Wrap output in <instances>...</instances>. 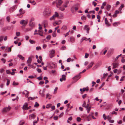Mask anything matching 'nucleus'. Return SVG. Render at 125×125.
Wrapping results in <instances>:
<instances>
[{"instance_id":"obj_1","label":"nucleus","mask_w":125,"mask_h":125,"mask_svg":"<svg viewBox=\"0 0 125 125\" xmlns=\"http://www.w3.org/2000/svg\"><path fill=\"white\" fill-rule=\"evenodd\" d=\"M51 13V10L48 8H46L43 12V14L45 16H49Z\"/></svg>"},{"instance_id":"obj_2","label":"nucleus","mask_w":125,"mask_h":125,"mask_svg":"<svg viewBox=\"0 0 125 125\" xmlns=\"http://www.w3.org/2000/svg\"><path fill=\"white\" fill-rule=\"evenodd\" d=\"M59 16V14L57 12H55V14L51 17L50 18V20L51 21L53 20H54L55 19V18L56 17H58Z\"/></svg>"},{"instance_id":"obj_3","label":"nucleus","mask_w":125,"mask_h":125,"mask_svg":"<svg viewBox=\"0 0 125 125\" xmlns=\"http://www.w3.org/2000/svg\"><path fill=\"white\" fill-rule=\"evenodd\" d=\"M11 108L9 106L8 107L5 108L2 110V112L4 113L7 112L10 110Z\"/></svg>"},{"instance_id":"obj_4","label":"nucleus","mask_w":125,"mask_h":125,"mask_svg":"<svg viewBox=\"0 0 125 125\" xmlns=\"http://www.w3.org/2000/svg\"><path fill=\"white\" fill-rule=\"evenodd\" d=\"M27 23L28 21L27 20H22L20 21V24L22 25L23 26H26Z\"/></svg>"},{"instance_id":"obj_5","label":"nucleus","mask_w":125,"mask_h":125,"mask_svg":"<svg viewBox=\"0 0 125 125\" xmlns=\"http://www.w3.org/2000/svg\"><path fill=\"white\" fill-rule=\"evenodd\" d=\"M20 14H18L17 16H19L24 14L25 12V11L23 10L22 8L21 9L19 10Z\"/></svg>"},{"instance_id":"obj_6","label":"nucleus","mask_w":125,"mask_h":125,"mask_svg":"<svg viewBox=\"0 0 125 125\" xmlns=\"http://www.w3.org/2000/svg\"><path fill=\"white\" fill-rule=\"evenodd\" d=\"M94 114V113H90L88 116L87 117V119L88 121H89L91 119V118L92 117V115Z\"/></svg>"},{"instance_id":"obj_7","label":"nucleus","mask_w":125,"mask_h":125,"mask_svg":"<svg viewBox=\"0 0 125 125\" xmlns=\"http://www.w3.org/2000/svg\"><path fill=\"white\" fill-rule=\"evenodd\" d=\"M28 104L26 103H25L23 105L22 108L23 110H27L28 109Z\"/></svg>"},{"instance_id":"obj_8","label":"nucleus","mask_w":125,"mask_h":125,"mask_svg":"<svg viewBox=\"0 0 125 125\" xmlns=\"http://www.w3.org/2000/svg\"><path fill=\"white\" fill-rule=\"evenodd\" d=\"M85 30H86L88 34L89 33V31L90 30V28L89 27V26L88 25H86L85 26L84 28Z\"/></svg>"},{"instance_id":"obj_9","label":"nucleus","mask_w":125,"mask_h":125,"mask_svg":"<svg viewBox=\"0 0 125 125\" xmlns=\"http://www.w3.org/2000/svg\"><path fill=\"white\" fill-rule=\"evenodd\" d=\"M36 117V115L33 114L30 115H29V119H34Z\"/></svg>"},{"instance_id":"obj_10","label":"nucleus","mask_w":125,"mask_h":125,"mask_svg":"<svg viewBox=\"0 0 125 125\" xmlns=\"http://www.w3.org/2000/svg\"><path fill=\"white\" fill-rule=\"evenodd\" d=\"M66 76L65 75H62V78L60 79V81L62 82L63 81H65L66 80Z\"/></svg>"},{"instance_id":"obj_11","label":"nucleus","mask_w":125,"mask_h":125,"mask_svg":"<svg viewBox=\"0 0 125 125\" xmlns=\"http://www.w3.org/2000/svg\"><path fill=\"white\" fill-rule=\"evenodd\" d=\"M94 64V62H91L89 64V65L87 67V69L88 70L91 68L92 65H93Z\"/></svg>"},{"instance_id":"obj_12","label":"nucleus","mask_w":125,"mask_h":125,"mask_svg":"<svg viewBox=\"0 0 125 125\" xmlns=\"http://www.w3.org/2000/svg\"><path fill=\"white\" fill-rule=\"evenodd\" d=\"M86 71V70L85 69H84L82 72H81L80 73H79V75H77L76 76H75L73 78V79H75L76 78H77L78 77H79V75L80 74L82 73H83L85 71Z\"/></svg>"},{"instance_id":"obj_13","label":"nucleus","mask_w":125,"mask_h":125,"mask_svg":"<svg viewBox=\"0 0 125 125\" xmlns=\"http://www.w3.org/2000/svg\"><path fill=\"white\" fill-rule=\"evenodd\" d=\"M104 21L105 24L108 26H109L110 25V24L109 22L107 20V19L106 18H105L104 19Z\"/></svg>"},{"instance_id":"obj_14","label":"nucleus","mask_w":125,"mask_h":125,"mask_svg":"<svg viewBox=\"0 0 125 125\" xmlns=\"http://www.w3.org/2000/svg\"><path fill=\"white\" fill-rule=\"evenodd\" d=\"M113 69L117 67L118 66V63H113L112 64Z\"/></svg>"},{"instance_id":"obj_15","label":"nucleus","mask_w":125,"mask_h":125,"mask_svg":"<svg viewBox=\"0 0 125 125\" xmlns=\"http://www.w3.org/2000/svg\"><path fill=\"white\" fill-rule=\"evenodd\" d=\"M75 40L74 38L73 37H71L70 38V41L71 42H73Z\"/></svg>"},{"instance_id":"obj_16","label":"nucleus","mask_w":125,"mask_h":125,"mask_svg":"<svg viewBox=\"0 0 125 125\" xmlns=\"http://www.w3.org/2000/svg\"><path fill=\"white\" fill-rule=\"evenodd\" d=\"M120 24V23L119 22H115L113 24V25L115 27H116L118 26V24Z\"/></svg>"},{"instance_id":"obj_17","label":"nucleus","mask_w":125,"mask_h":125,"mask_svg":"<svg viewBox=\"0 0 125 125\" xmlns=\"http://www.w3.org/2000/svg\"><path fill=\"white\" fill-rule=\"evenodd\" d=\"M111 8V6L109 5H107L106 6V9L108 11L110 10V9Z\"/></svg>"},{"instance_id":"obj_18","label":"nucleus","mask_w":125,"mask_h":125,"mask_svg":"<svg viewBox=\"0 0 125 125\" xmlns=\"http://www.w3.org/2000/svg\"><path fill=\"white\" fill-rule=\"evenodd\" d=\"M62 2L61 0H58V2H57V4L59 5H60L62 3Z\"/></svg>"},{"instance_id":"obj_19","label":"nucleus","mask_w":125,"mask_h":125,"mask_svg":"<svg viewBox=\"0 0 125 125\" xmlns=\"http://www.w3.org/2000/svg\"><path fill=\"white\" fill-rule=\"evenodd\" d=\"M32 61V59L31 58L29 57L28 58V60H27V63H31V62Z\"/></svg>"},{"instance_id":"obj_20","label":"nucleus","mask_w":125,"mask_h":125,"mask_svg":"<svg viewBox=\"0 0 125 125\" xmlns=\"http://www.w3.org/2000/svg\"><path fill=\"white\" fill-rule=\"evenodd\" d=\"M107 48H105L101 51V52H102L103 51H104L105 50V51H104V52H103V54H104V55H105V54L106 52H107Z\"/></svg>"},{"instance_id":"obj_21","label":"nucleus","mask_w":125,"mask_h":125,"mask_svg":"<svg viewBox=\"0 0 125 125\" xmlns=\"http://www.w3.org/2000/svg\"><path fill=\"white\" fill-rule=\"evenodd\" d=\"M86 17L85 16H84L83 15V16H82L81 17V19L83 21L85 20L86 19Z\"/></svg>"},{"instance_id":"obj_22","label":"nucleus","mask_w":125,"mask_h":125,"mask_svg":"<svg viewBox=\"0 0 125 125\" xmlns=\"http://www.w3.org/2000/svg\"><path fill=\"white\" fill-rule=\"evenodd\" d=\"M89 90L88 88L87 87L86 88H84L83 89V92H84L85 91H88Z\"/></svg>"},{"instance_id":"obj_23","label":"nucleus","mask_w":125,"mask_h":125,"mask_svg":"<svg viewBox=\"0 0 125 125\" xmlns=\"http://www.w3.org/2000/svg\"><path fill=\"white\" fill-rule=\"evenodd\" d=\"M67 29V26L65 25H63L61 28V29L64 30H66Z\"/></svg>"},{"instance_id":"obj_24","label":"nucleus","mask_w":125,"mask_h":125,"mask_svg":"<svg viewBox=\"0 0 125 125\" xmlns=\"http://www.w3.org/2000/svg\"><path fill=\"white\" fill-rule=\"evenodd\" d=\"M15 7L14 6H13V7L12 8H11L10 9V12H12L14 10V8Z\"/></svg>"},{"instance_id":"obj_25","label":"nucleus","mask_w":125,"mask_h":125,"mask_svg":"<svg viewBox=\"0 0 125 125\" xmlns=\"http://www.w3.org/2000/svg\"><path fill=\"white\" fill-rule=\"evenodd\" d=\"M39 106V104L36 102H35L34 107H38Z\"/></svg>"},{"instance_id":"obj_26","label":"nucleus","mask_w":125,"mask_h":125,"mask_svg":"<svg viewBox=\"0 0 125 125\" xmlns=\"http://www.w3.org/2000/svg\"><path fill=\"white\" fill-rule=\"evenodd\" d=\"M60 49L61 50H64L66 49V47L65 46H63L61 47Z\"/></svg>"},{"instance_id":"obj_27","label":"nucleus","mask_w":125,"mask_h":125,"mask_svg":"<svg viewBox=\"0 0 125 125\" xmlns=\"http://www.w3.org/2000/svg\"><path fill=\"white\" fill-rule=\"evenodd\" d=\"M19 84V83H16L15 81H14L12 85L13 86L17 85Z\"/></svg>"},{"instance_id":"obj_28","label":"nucleus","mask_w":125,"mask_h":125,"mask_svg":"<svg viewBox=\"0 0 125 125\" xmlns=\"http://www.w3.org/2000/svg\"><path fill=\"white\" fill-rule=\"evenodd\" d=\"M30 25L32 26H34V23L32 22H30L29 23Z\"/></svg>"},{"instance_id":"obj_29","label":"nucleus","mask_w":125,"mask_h":125,"mask_svg":"<svg viewBox=\"0 0 125 125\" xmlns=\"http://www.w3.org/2000/svg\"><path fill=\"white\" fill-rule=\"evenodd\" d=\"M124 5L122 4L120 6V7L119 8V10L120 11H121V10H122V8L124 7Z\"/></svg>"},{"instance_id":"obj_30","label":"nucleus","mask_w":125,"mask_h":125,"mask_svg":"<svg viewBox=\"0 0 125 125\" xmlns=\"http://www.w3.org/2000/svg\"><path fill=\"white\" fill-rule=\"evenodd\" d=\"M18 57L20 59H21V60H23L24 59V57L21 55H18Z\"/></svg>"},{"instance_id":"obj_31","label":"nucleus","mask_w":125,"mask_h":125,"mask_svg":"<svg viewBox=\"0 0 125 125\" xmlns=\"http://www.w3.org/2000/svg\"><path fill=\"white\" fill-rule=\"evenodd\" d=\"M10 17L9 16H7L6 18L7 21L9 22H10Z\"/></svg>"},{"instance_id":"obj_32","label":"nucleus","mask_w":125,"mask_h":125,"mask_svg":"<svg viewBox=\"0 0 125 125\" xmlns=\"http://www.w3.org/2000/svg\"><path fill=\"white\" fill-rule=\"evenodd\" d=\"M58 116H55L53 117V119L54 120H56L58 119Z\"/></svg>"},{"instance_id":"obj_33","label":"nucleus","mask_w":125,"mask_h":125,"mask_svg":"<svg viewBox=\"0 0 125 125\" xmlns=\"http://www.w3.org/2000/svg\"><path fill=\"white\" fill-rule=\"evenodd\" d=\"M56 36V31H54L52 33V36L53 37H55Z\"/></svg>"},{"instance_id":"obj_34","label":"nucleus","mask_w":125,"mask_h":125,"mask_svg":"<svg viewBox=\"0 0 125 125\" xmlns=\"http://www.w3.org/2000/svg\"><path fill=\"white\" fill-rule=\"evenodd\" d=\"M52 105L51 104H48L46 105V108H49L51 107Z\"/></svg>"},{"instance_id":"obj_35","label":"nucleus","mask_w":125,"mask_h":125,"mask_svg":"<svg viewBox=\"0 0 125 125\" xmlns=\"http://www.w3.org/2000/svg\"><path fill=\"white\" fill-rule=\"evenodd\" d=\"M7 82L6 83V85L7 86H8L10 84V81L8 79H7Z\"/></svg>"},{"instance_id":"obj_36","label":"nucleus","mask_w":125,"mask_h":125,"mask_svg":"<svg viewBox=\"0 0 125 125\" xmlns=\"http://www.w3.org/2000/svg\"><path fill=\"white\" fill-rule=\"evenodd\" d=\"M82 38H83V40H85V41H87V40H89V39H90V38H89L87 39V38H86L85 37H84Z\"/></svg>"},{"instance_id":"obj_37","label":"nucleus","mask_w":125,"mask_h":125,"mask_svg":"<svg viewBox=\"0 0 125 125\" xmlns=\"http://www.w3.org/2000/svg\"><path fill=\"white\" fill-rule=\"evenodd\" d=\"M36 49L37 50H41V48L40 46L37 47L36 48Z\"/></svg>"},{"instance_id":"obj_38","label":"nucleus","mask_w":125,"mask_h":125,"mask_svg":"<svg viewBox=\"0 0 125 125\" xmlns=\"http://www.w3.org/2000/svg\"><path fill=\"white\" fill-rule=\"evenodd\" d=\"M76 120L78 122H80L81 120V119L80 117H77L76 118Z\"/></svg>"},{"instance_id":"obj_39","label":"nucleus","mask_w":125,"mask_h":125,"mask_svg":"<svg viewBox=\"0 0 125 125\" xmlns=\"http://www.w3.org/2000/svg\"><path fill=\"white\" fill-rule=\"evenodd\" d=\"M24 121H21L19 125H22L23 124H24Z\"/></svg>"},{"instance_id":"obj_40","label":"nucleus","mask_w":125,"mask_h":125,"mask_svg":"<svg viewBox=\"0 0 125 125\" xmlns=\"http://www.w3.org/2000/svg\"><path fill=\"white\" fill-rule=\"evenodd\" d=\"M91 106H90L89 108H87V112L88 113H89L90 111V110L91 109Z\"/></svg>"},{"instance_id":"obj_41","label":"nucleus","mask_w":125,"mask_h":125,"mask_svg":"<svg viewBox=\"0 0 125 125\" xmlns=\"http://www.w3.org/2000/svg\"><path fill=\"white\" fill-rule=\"evenodd\" d=\"M86 103L85 101H84L83 104L82 106L83 107H85V108L86 107Z\"/></svg>"},{"instance_id":"obj_42","label":"nucleus","mask_w":125,"mask_h":125,"mask_svg":"<svg viewBox=\"0 0 125 125\" xmlns=\"http://www.w3.org/2000/svg\"><path fill=\"white\" fill-rule=\"evenodd\" d=\"M59 23L58 22H55L53 23V25L54 26H56V25H59Z\"/></svg>"},{"instance_id":"obj_43","label":"nucleus","mask_w":125,"mask_h":125,"mask_svg":"<svg viewBox=\"0 0 125 125\" xmlns=\"http://www.w3.org/2000/svg\"><path fill=\"white\" fill-rule=\"evenodd\" d=\"M47 46V45H46L45 44H43V45L42 47L43 49H45L46 48Z\"/></svg>"},{"instance_id":"obj_44","label":"nucleus","mask_w":125,"mask_h":125,"mask_svg":"<svg viewBox=\"0 0 125 125\" xmlns=\"http://www.w3.org/2000/svg\"><path fill=\"white\" fill-rule=\"evenodd\" d=\"M55 51L54 50H52L51 51H50V53L54 54V53H55Z\"/></svg>"},{"instance_id":"obj_45","label":"nucleus","mask_w":125,"mask_h":125,"mask_svg":"<svg viewBox=\"0 0 125 125\" xmlns=\"http://www.w3.org/2000/svg\"><path fill=\"white\" fill-rule=\"evenodd\" d=\"M54 56V54L52 53H50V56L51 58H52Z\"/></svg>"},{"instance_id":"obj_46","label":"nucleus","mask_w":125,"mask_h":125,"mask_svg":"<svg viewBox=\"0 0 125 125\" xmlns=\"http://www.w3.org/2000/svg\"><path fill=\"white\" fill-rule=\"evenodd\" d=\"M20 34V33L19 32H17L16 33V35L17 36H19Z\"/></svg>"},{"instance_id":"obj_47","label":"nucleus","mask_w":125,"mask_h":125,"mask_svg":"<svg viewBox=\"0 0 125 125\" xmlns=\"http://www.w3.org/2000/svg\"><path fill=\"white\" fill-rule=\"evenodd\" d=\"M58 89V88L57 87H56L55 88V89L54 90V94H55L56 93V91Z\"/></svg>"},{"instance_id":"obj_48","label":"nucleus","mask_w":125,"mask_h":125,"mask_svg":"<svg viewBox=\"0 0 125 125\" xmlns=\"http://www.w3.org/2000/svg\"><path fill=\"white\" fill-rule=\"evenodd\" d=\"M51 36L50 35H48L46 39H47L48 40H49L51 38Z\"/></svg>"},{"instance_id":"obj_49","label":"nucleus","mask_w":125,"mask_h":125,"mask_svg":"<svg viewBox=\"0 0 125 125\" xmlns=\"http://www.w3.org/2000/svg\"><path fill=\"white\" fill-rule=\"evenodd\" d=\"M29 42L31 44H32L34 43V41L31 40H29Z\"/></svg>"},{"instance_id":"obj_50","label":"nucleus","mask_w":125,"mask_h":125,"mask_svg":"<svg viewBox=\"0 0 125 125\" xmlns=\"http://www.w3.org/2000/svg\"><path fill=\"white\" fill-rule=\"evenodd\" d=\"M71 60V58H69L67 59V62H70Z\"/></svg>"},{"instance_id":"obj_51","label":"nucleus","mask_w":125,"mask_h":125,"mask_svg":"<svg viewBox=\"0 0 125 125\" xmlns=\"http://www.w3.org/2000/svg\"><path fill=\"white\" fill-rule=\"evenodd\" d=\"M63 114H64V113L63 112H62V113H61L60 114V115H59V117L60 118L61 117H62L63 115Z\"/></svg>"},{"instance_id":"obj_52","label":"nucleus","mask_w":125,"mask_h":125,"mask_svg":"<svg viewBox=\"0 0 125 125\" xmlns=\"http://www.w3.org/2000/svg\"><path fill=\"white\" fill-rule=\"evenodd\" d=\"M39 29L40 30H41L42 29V27L41 26V25L40 24H39Z\"/></svg>"},{"instance_id":"obj_53","label":"nucleus","mask_w":125,"mask_h":125,"mask_svg":"<svg viewBox=\"0 0 125 125\" xmlns=\"http://www.w3.org/2000/svg\"><path fill=\"white\" fill-rule=\"evenodd\" d=\"M121 61L122 62L124 63L125 62V59L123 58H122V59Z\"/></svg>"},{"instance_id":"obj_54","label":"nucleus","mask_w":125,"mask_h":125,"mask_svg":"<svg viewBox=\"0 0 125 125\" xmlns=\"http://www.w3.org/2000/svg\"><path fill=\"white\" fill-rule=\"evenodd\" d=\"M1 61H2V62H3V63H5V61H6V60H5L4 59V58H2L1 59Z\"/></svg>"},{"instance_id":"obj_55","label":"nucleus","mask_w":125,"mask_h":125,"mask_svg":"<svg viewBox=\"0 0 125 125\" xmlns=\"http://www.w3.org/2000/svg\"><path fill=\"white\" fill-rule=\"evenodd\" d=\"M95 11L94 10L93 11H89V13H92L93 14L95 13Z\"/></svg>"},{"instance_id":"obj_56","label":"nucleus","mask_w":125,"mask_h":125,"mask_svg":"<svg viewBox=\"0 0 125 125\" xmlns=\"http://www.w3.org/2000/svg\"><path fill=\"white\" fill-rule=\"evenodd\" d=\"M105 84V83L104 82L102 84L101 86H100V87L99 88V89H101V88H102L104 85Z\"/></svg>"},{"instance_id":"obj_57","label":"nucleus","mask_w":125,"mask_h":125,"mask_svg":"<svg viewBox=\"0 0 125 125\" xmlns=\"http://www.w3.org/2000/svg\"><path fill=\"white\" fill-rule=\"evenodd\" d=\"M93 4L94 7H95L97 5V3L94 1L93 2Z\"/></svg>"},{"instance_id":"obj_58","label":"nucleus","mask_w":125,"mask_h":125,"mask_svg":"<svg viewBox=\"0 0 125 125\" xmlns=\"http://www.w3.org/2000/svg\"><path fill=\"white\" fill-rule=\"evenodd\" d=\"M119 11H118L117 10H116L115 11V13L117 15V14L119 13Z\"/></svg>"},{"instance_id":"obj_59","label":"nucleus","mask_w":125,"mask_h":125,"mask_svg":"<svg viewBox=\"0 0 125 125\" xmlns=\"http://www.w3.org/2000/svg\"><path fill=\"white\" fill-rule=\"evenodd\" d=\"M70 31H69L68 32H67L65 34H64V35H65V37H66V36H67L68 35H69V32Z\"/></svg>"},{"instance_id":"obj_60","label":"nucleus","mask_w":125,"mask_h":125,"mask_svg":"<svg viewBox=\"0 0 125 125\" xmlns=\"http://www.w3.org/2000/svg\"><path fill=\"white\" fill-rule=\"evenodd\" d=\"M87 96V95L86 94H85L82 96V98L83 99H84Z\"/></svg>"},{"instance_id":"obj_61","label":"nucleus","mask_w":125,"mask_h":125,"mask_svg":"<svg viewBox=\"0 0 125 125\" xmlns=\"http://www.w3.org/2000/svg\"><path fill=\"white\" fill-rule=\"evenodd\" d=\"M112 114H115V115H117V113L115 111H113L112 113Z\"/></svg>"},{"instance_id":"obj_62","label":"nucleus","mask_w":125,"mask_h":125,"mask_svg":"<svg viewBox=\"0 0 125 125\" xmlns=\"http://www.w3.org/2000/svg\"><path fill=\"white\" fill-rule=\"evenodd\" d=\"M89 54L87 53H86L85 56V57L86 58H88V57Z\"/></svg>"},{"instance_id":"obj_63","label":"nucleus","mask_w":125,"mask_h":125,"mask_svg":"<svg viewBox=\"0 0 125 125\" xmlns=\"http://www.w3.org/2000/svg\"><path fill=\"white\" fill-rule=\"evenodd\" d=\"M110 117V116L109 115L107 116H106V117H105L104 118V119L105 120L106 119H108V118H109V117Z\"/></svg>"},{"instance_id":"obj_64","label":"nucleus","mask_w":125,"mask_h":125,"mask_svg":"<svg viewBox=\"0 0 125 125\" xmlns=\"http://www.w3.org/2000/svg\"><path fill=\"white\" fill-rule=\"evenodd\" d=\"M60 9L62 11H63L65 10V9L64 8L62 7H61L60 8Z\"/></svg>"}]
</instances>
